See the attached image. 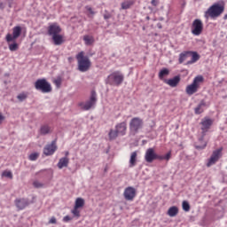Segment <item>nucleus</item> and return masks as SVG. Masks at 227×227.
Listing matches in <instances>:
<instances>
[{"label":"nucleus","instance_id":"obj_1","mask_svg":"<svg viewBox=\"0 0 227 227\" xmlns=\"http://www.w3.org/2000/svg\"><path fill=\"white\" fill-rule=\"evenodd\" d=\"M212 123H214L212 119L205 118L204 120H202L201 121L202 135L199 137V143H200V145H195V148L197 150H203L207 148V145L208 142L204 141V139H205V137L207 136V132H208V130L210 129V127H212Z\"/></svg>","mask_w":227,"mask_h":227},{"label":"nucleus","instance_id":"obj_2","mask_svg":"<svg viewBox=\"0 0 227 227\" xmlns=\"http://www.w3.org/2000/svg\"><path fill=\"white\" fill-rule=\"evenodd\" d=\"M223 12L224 4L215 3L206 11L204 17L207 20H208V19H217V17H221Z\"/></svg>","mask_w":227,"mask_h":227},{"label":"nucleus","instance_id":"obj_3","mask_svg":"<svg viewBox=\"0 0 227 227\" xmlns=\"http://www.w3.org/2000/svg\"><path fill=\"white\" fill-rule=\"evenodd\" d=\"M76 59L79 72H88L91 68V60L84 55V51L79 52L76 55Z\"/></svg>","mask_w":227,"mask_h":227},{"label":"nucleus","instance_id":"obj_4","mask_svg":"<svg viewBox=\"0 0 227 227\" xmlns=\"http://www.w3.org/2000/svg\"><path fill=\"white\" fill-rule=\"evenodd\" d=\"M125 79V76L121 72L115 71L107 76L106 80V84H110V86H120Z\"/></svg>","mask_w":227,"mask_h":227},{"label":"nucleus","instance_id":"obj_5","mask_svg":"<svg viewBox=\"0 0 227 227\" xmlns=\"http://www.w3.org/2000/svg\"><path fill=\"white\" fill-rule=\"evenodd\" d=\"M205 81V78H203L202 75H198L193 79V82L188 85L185 89V91L188 95H194V93L198 92V89L201 84H203V82Z\"/></svg>","mask_w":227,"mask_h":227},{"label":"nucleus","instance_id":"obj_6","mask_svg":"<svg viewBox=\"0 0 227 227\" xmlns=\"http://www.w3.org/2000/svg\"><path fill=\"white\" fill-rule=\"evenodd\" d=\"M35 88L38 91H42V93H51V91H52V86H51V83L44 78L38 79L35 82Z\"/></svg>","mask_w":227,"mask_h":227},{"label":"nucleus","instance_id":"obj_7","mask_svg":"<svg viewBox=\"0 0 227 227\" xmlns=\"http://www.w3.org/2000/svg\"><path fill=\"white\" fill-rule=\"evenodd\" d=\"M95 104H97V92L92 90L90 92V99L86 102L79 103L78 106L82 111H90L91 107H94Z\"/></svg>","mask_w":227,"mask_h":227},{"label":"nucleus","instance_id":"obj_8","mask_svg":"<svg viewBox=\"0 0 227 227\" xmlns=\"http://www.w3.org/2000/svg\"><path fill=\"white\" fill-rule=\"evenodd\" d=\"M143 125H144L143 119L139 117H134L133 119H131V121H129L130 134H132L133 136H136V134H137V132H139V130L143 129Z\"/></svg>","mask_w":227,"mask_h":227},{"label":"nucleus","instance_id":"obj_9","mask_svg":"<svg viewBox=\"0 0 227 227\" xmlns=\"http://www.w3.org/2000/svg\"><path fill=\"white\" fill-rule=\"evenodd\" d=\"M223 147H220L212 153L210 158L207 160V168L214 166V164H215L219 159L223 157Z\"/></svg>","mask_w":227,"mask_h":227},{"label":"nucleus","instance_id":"obj_10","mask_svg":"<svg viewBox=\"0 0 227 227\" xmlns=\"http://www.w3.org/2000/svg\"><path fill=\"white\" fill-rule=\"evenodd\" d=\"M21 34H22V27L19 26L14 27L12 28V35L7 34L5 40L8 43H10V42H15V40H17V38H19V36H20Z\"/></svg>","mask_w":227,"mask_h":227},{"label":"nucleus","instance_id":"obj_11","mask_svg":"<svg viewBox=\"0 0 227 227\" xmlns=\"http://www.w3.org/2000/svg\"><path fill=\"white\" fill-rule=\"evenodd\" d=\"M192 33L195 36H200L203 33V22L201 20H195L192 24Z\"/></svg>","mask_w":227,"mask_h":227},{"label":"nucleus","instance_id":"obj_12","mask_svg":"<svg viewBox=\"0 0 227 227\" xmlns=\"http://www.w3.org/2000/svg\"><path fill=\"white\" fill-rule=\"evenodd\" d=\"M136 194H137L136 188L132 186L127 187L123 192L124 199L127 201H133L134 198H136Z\"/></svg>","mask_w":227,"mask_h":227},{"label":"nucleus","instance_id":"obj_13","mask_svg":"<svg viewBox=\"0 0 227 227\" xmlns=\"http://www.w3.org/2000/svg\"><path fill=\"white\" fill-rule=\"evenodd\" d=\"M61 31H63V29L61 28V27L58 23H52L48 27V35L50 36H54L56 35H60Z\"/></svg>","mask_w":227,"mask_h":227},{"label":"nucleus","instance_id":"obj_14","mask_svg":"<svg viewBox=\"0 0 227 227\" xmlns=\"http://www.w3.org/2000/svg\"><path fill=\"white\" fill-rule=\"evenodd\" d=\"M57 150L58 145H56V140H53L51 144L45 145V147L43 148V153L46 156L54 155V152H56Z\"/></svg>","mask_w":227,"mask_h":227},{"label":"nucleus","instance_id":"obj_15","mask_svg":"<svg viewBox=\"0 0 227 227\" xmlns=\"http://www.w3.org/2000/svg\"><path fill=\"white\" fill-rule=\"evenodd\" d=\"M14 203L18 210H24V208L29 207V200L24 198L16 199Z\"/></svg>","mask_w":227,"mask_h":227},{"label":"nucleus","instance_id":"obj_16","mask_svg":"<svg viewBox=\"0 0 227 227\" xmlns=\"http://www.w3.org/2000/svg\"><path fill=\"white\" fill-rule=\"evenodd\" d=\"M156 155L157 153H155V149L148 148L145 152V160L149 164H151V162H153V160H156Z\"/></svg>","mask_w":227,"mask_h":227},{"label":"nucleus","instance_id":"obj_17","mask_svg":"<svg viewBox=\"0 0 227 227\" xmlns=\"http://www.w3.org/2000/svg\"><path fill=\"white\" fill-rule=\"evenodd\" d=\"M119 136H125L127 134V122H120L115 126Z\"/></svg>","mask_w":227,"mask_h":227},{"label":"nucleus","instance_id":"obj_18","mask_svg":"<svg viewBox=\"0 0 227 227\" xmlns=\"http://www.w3.org/2000/svg\"><path fill=\"white\" fill-rule=\"evenodd\" d=\"M51 40L54 45H62V43H65V37L61 34L52 35Z\"/></svg>","mask_w":227,"mask_h":227},{"label":"nucleus","instance_id":"obj_19","mask_svg":"<svg viewBox=\"0 0 227 227\" xmlns=\"http://www.w3.org/2000/svg\"><path fill=\"white\" fill-rule=\"evenodd\" d=\"M166 84H168L171 88H176L180 83V76H175L172 79L165 80Z\"/></svg>","mask_w":227,"mask_h":227},{"label":"nucleus","instance_id":"obj_20","mask_svg":"<svg viewBox=\"0 0 227 227\" xmlns=\"http://www.w3.org/2000/svg\"><path fill=\"white\" fill-rule=\"evenodd\" d=\"M69 162L70 159H68V157L61 158L58 163L59 169H63V168H68Z\"/></svg>","mask_w":227,"mask_h":227},{"label":"nucleus","instance_id":"obj_21","mask_svg":"<svg viewBox=\"0 0 227 227\" xmlns=\"http://www.w3.org/2000/svg\"><path fill=\"white\" fill-rule=\"evenodd\" d=\"M52 132V129L50 128L49 125L44 124L40 128V134L41 136H47V134H51Z\"/></svg>","mask_w":227,"mask_h":227},{"label":"nucleus","instance_id":"obj_22","mask_svg":"<svg viewBox=\"0 0 227 227\" xmlns=\"http://www.w3.org/2000/svg\"><path fill=\"white\" fill-rule=\"evenodd\" d=\"M137 162V152H133L129 159V168H134Z\"/></svg>","mask_w":227,"mask_h":227},{"label":"nucleus","instance_id":"obj_23","mask_svg":"<svg viewBox=\"0 0 227 227\" xmlns=\"http://www.w3.org/2000/svg\"><path fill=\"white\" fill-rule=\"evenodd\" d=\"M168 215H169V217H176V215H178V207L176 206L169 207L168 210Z\"/></svg>","mask_w":227,"mask_h":227},{"label":"nucleus","instance_id":"obj_24","mask_svg":"<svg viewBox=\"0 0 227 227\" xmlns=\"http://www.w3.org/2000/svg\"><path fill=\"white\" fill-rule=\"evenodd\" d=\"M85 10H86L85 13H86L87 17H89V19H93L95 17L97 12H95L91 8V6H90V5L85 6Z\"/></svg>","mask_w":227,"mask_h":227},{"label":"nucleus","instance_id":"obj_25","mask_svg":"<svg viewBox=\"0 0 227 227\" xmlns=\"http://www.w3.org/2000/svg\"><path fill=\"white\" fill-rule=\"evenodd\" d=\"M191 56V51H184L179 55V63H184Z\"/></svg>","mask_w":227,"mask_h":227},{"label":"nucleus","instance_id":"obj_26","mask_svg":"<svg viewBox=\"0 0 227 227\" xmlns=\"http://www.w3.org/2000/svg\"><path fill=\"white\" fill-rule=\"evenodd\" d=\"M119 133L117 131V129H110L109 133H108V137L110 139V141H114V139H116V137H118Z\"/></svg>","mask_w":227,"mask_h":227},{"label":"nucleus","instance_id":"obj_27","mask_svg":"<svg viewBox=\"0 0 227 227\" xmlns=\"http://www.w3.org/2000/svg\"><path fill=\"white\" fill-rule=\"evenodd\" d=\"M190 56H192V60L188 64L196 63L200 59V55L196 51H191Z\"/></svg>","mask_w":227,"mask_h":227},{"label":"nucleus","instance_id":"obj_28","mask_svg":"<svg viewBox=\"0 0 227 227\" xmlns=\"http://www.w3.org/2000/svg\"><path fill=\"white\" fill-rule=\"evenodd\" d=\"M134 5V1L132 0H128L125 1L121 4V9L122 10H129V8H130V6Z\"/></svg>","mask_w":227,"mask_h":227},{"label":"nucleus","instance_id":"obj_29","mask_svg":"<svg viewBox=\"0 0 227 227\" xmlns=\"http://www.w3.org/2000/svg\"><path fill=\"white\" fill-rule=\"evenodd\" d=\"M83 41L85 42V44L87 45H92L95 42V39L91 35H84Z\"/></svg>","mask_w":227,"mask_h":227},{"label":"nucleus","instance_id":"obj_30","mask_svg":"<svg viewBox=\"0 0 227 227\" xmlns=\"http://www.w3.org/2000/svg\"><path fill=\"white\" fill-rule=\"evenodd\" d=\"M74 207L76 208H82V207H84V199L77 198L74 203Z\"/></svg>","mask_w":227,"mask_h":227},{"label":"nucleus","instance_id":"obj_31","mask_svg":"<svg viewBox=\"0 0 227 227\" xmlns=\"http://www.w3.org/2000/svg\"><path fill=\"white\" fill-rule=\"evenodd\" d=\"M27 97H29V93L21 92L17 96V98H18L19 102H24V100H26L27 98Z\"/></svg>","mask_w":227,"mask_h":227},{"label":"nucleus","instance_id":"obj_32","mask_svg":"<svg viewBox=\"0 0 227 227\" xmlns=\"http://www.w3.org/2000/svg\"><path fill=\"white\" fill-rule=\"evenodd\" d=\"M166 75H169V69H168V68L161 69L159 73V78L164 79V77H166Z\"/></svg>","mask_w":227,"mask_h":227},{"label":"nucleus","instance_id":"obj_33","mask_svg":"<svg viewBox=\"0 0 227 227\" xmlns=\"http://www.w3.org/2000/svg\"><path fill=\"white\" fill-rule=\"evenodd\" d=\"M183 210H184V212H189V210H191V205L189 204V202L187 200H184L183 204Z\"/></svg>","mask_w":227,"mask_h":227},{"label":"nucleus","instance_id":"obj_34","mask_svg":"<svg viewBox=\"0 0 227 227\" xmlns=\"http://www.w3.org/2000/svg\"><path fill=\"white\" fill-rule=\"evenodd\" d=\"M9 49L12 51H15L19 50V44L14 41L13 43L9 44Z\"/></svg>","mask_w":227,"mask_h":227},{"label":"nucleus","instance_id":"obj_35","mask_svg":"<svg viewBox=\"0 0 227 227\" xmlns=\"http://www.w3.org/2000/svg\"><path fill=\"white\" fill-rule=\"evenodd\" d=\"M2 176H5V178H10L11 180L13 178V174L12 171L5 170L3 172Z\"/></svg>","mask_w":227,"mask_h":227},{"label":"nucleus","instance_id":"obj_36","mask_svg":"<svg viewBox=\"0 0 227 227\" xmlns=\"http://www.w3.org/2000/svg\"><path fill=\"white\" fill-rule=\"evenodd\" d=\"M72 214H74L75 217H81V211L79 210V207H75V206L72 210Z\"/></svg>","mask_w":227,"mask_h":227},{"label":"nucleus","instance_id":"obj_37","mask_svg":"<svg viewBox=\"0 0 227 227\" xmlns=\"http://www.w3.org/2000/svg\"><path fill=\"white\" fill-rule=\"evenodd\" d=\"M53 82L57 86V88H61V82H63V80H61V77H59L55 79Z\"/></svg>","mask_w":227,"mask_h":227},{"label":"nucleus","instance_id":"obj_38","mask_svg":"<svg viewBox=\"0 0 227 227\" xmlns=\"http://www.w3.org/2000/svg\"><path fill=\"white\" fill-rule=\"evenodd\" d=\"M33 186L35 187V189H40L43 187V184L40 183L39 181H34Z\"/></svg>","mask_w":227,"mask_h":227},{"label":"nucleus","instance_id":"obj_39","mask_svg":"<svg viewBox=\"0 0 227 227\" xmlns=\"http://www.w3.org/2000/svg\"><path fill=\"white\" fill-rule=\"evenodd\" d=\"M40 154L38 153H34L29 155V160H36Z\"/></svg>","mask_w":227,"mask_h":227},{"label":"nucleus","instance_id":"obj_40","mask_svg":"<svg viewBox=\"0 0 227 227\" xmlns=\"http://www.w3.org/2000/svg\"><path fill=\"white\" fill-rule=\"evenodd\" d=\"M105 20H109V19H111V17H113V14H111V12H109L108 11H105V14L103 15Z\"/></svg>","mask_w":227,"mask_h":227},{"label":"nucleus","instance_id":"obj_41","mask_svg":"<svg viewBox=\"0 0 227 227\" xmlns=\"http://www.w3.org/2000/svg\"><path fill=\"white\" fill-rule=\"evenodd\" d=\"M203 113V110L201 109V104L198 106V107L195 108V114H201Z\"/></svg>","mask_w":227,"mask_h":227},{"label":"nucleus","instance_id":"obj_42","mask_svg":"<svg viewBox=\"0 0 227 227\" xmlns=\"http://www.w3.org/2000/svg\"><path fill=\"white\" fill-rule=\"evenodd\" d=\"M56 223H58V220H56V217L54 216H52L49 221V224H56Z\"/></svg>","mask_w":227,"mask_h":227},{"label":"nucleus","instance_id":"obj_43","mask_svg":"<svg viewBox=\"0 0 227 227\" xmlns=\"http://www.w3.org/2000/svg\"><path fill=\"white\" fill-rule=\"evenodd\" d=\"M169 159H171V152H168V153L164 156V160H169Z\"/></svg>","mask_w":227,"mask_h":227},{"label":"nucleus","instance_id":"obj_44","mask_svg":"<svg viewBox=\"0 0 227 227\" xmlns=\"http://www.w3.org/2000/svg\"><path fill=\"white\" fill-rule=\"evenodd\" d=\"M151 4H153V6H159V1L158 0H152Z\"/></svg>","mask_w":227,"mask_h":227},{"label":"nucleus","instance_id":"obj_45","mask_svg":"<svg viewBox=\"0 0 227 227\" xmlns=\"http://www.w3.org/2000/svg\"><path fill=\"white\" fill-rule=\"evenodd\" d=\"M156 160H165L164 156L156 154Z\"/></svg>","mask_w":227,"mask_h":227},{"label":"nucleus","instance_id":"obj_46","mask_svg":"<svg viewBox=\"0 0 227 227\" xmlns=\"http://www.w3.org/2000/svg\"><path fill=\"white\" fill-rule=\"evenodd\" d=\"M4 121V115H3V114L0 113V125L3 123Z\"/></svg>","mask_w":227,"mask_h":227},{"label":"nucleus","instance_id":"obj_47","mask_svg":"<svg viewBox=\"0 0 227 227\" xmlns=\"http://www.w3.org/2000/svg\"><path fill=\"white\" fill-rule=\"evenodd\" d=\"M72 218H70V216L67 215L63 218V221H65V223H68V221H70Z\"/></svg>","mask_w":227,"mask_h":227},{"label":"nucleus","instance_id":"obj_48","mask_svg":"<svg viewBox=\"0 0 227 227\" xmlns=\"http://www.w3.org/2000/svg\"><path fill=\"white\" fill-rule=\"evenodd\" d=\"M7 3H9V8H12V3H13V0H6Z\"/></svg>","mask_w":227,"mask_h":227},{"label":"nucleus","instance_id":"obj_49","mask_svg":"<svg viewBox=\"0 0 227 227\" xmlns=\"http://www.w3.org/2000/svg\"><path fill=\"white\" fill-rule=\"evenodd\" d=\"M0 10H4V3H0Z\"/></svg>","mask_w":227,"mask_h":227},{"label":"nucleus","instance_id":"obj_50","mask_svg":"<svg viewBox=\"0 0 227 227\" xmlns=\"http://www.w3.org/2000/svg\"><path fill=\"white\" fill-rule=\"evenodd\" d=\"M66 156L65 157H68V155H70V153H68V152H66Z\"/></svg>","mask_w":227,"mask_h":227},{"label":"nucleus","instance_id":"obj_51","mask_svg":"<svg viewBox=\"0 0 227 227\" xmlns=\"http://www.w3.org/2000/svg\"><path fill=\"white\" fill-rule=\"evenodd\" d=\"M145 19L146 20H150V16H147Z\"/></svg>","mask_w":227,"mask_h":227},{"label":"nucleus","instance_id":"obj_52","mask_svg":"<svg viewBox=\"0 0 227 227\" xmlns=\"http://www.w3.org/2000/svg\"><path fill=\"white\" fill-rule=\"evenodd\" d=\"M224 20H226L227 19V14L224 16V18H223Z\"/></svg>","mask_w":227,"mask_h":227}]
</instances>
